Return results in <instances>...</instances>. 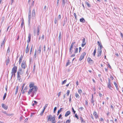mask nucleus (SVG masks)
Listing matches in <instances>:
<instances>
[{
	"mask_svg": "<svg viewBox=\"0 0 123 123\" xmlns=\"http://www.w3.org/2000/svg\"><path fill=\"white\" fill-rule=\"evenodd\" d=\"M29 87L30 88L28 94L30 95L31 92V96L33 97L34 95L36 94L38 90V88L36 86H34V84L33 83H31L29 85Z\"/></svg>",
	"mask_w": 123,
	"mask_h": 123,
	"instance_id": "nucleus-1",
	"label": "nucleus"
},
{
	"mask_svg": "<svg viewBox=\"0 0 123 123\" xmlns=\"http://www.w3.org/2000/svg\"><path fill=\"white\" fill-rule=\"evenodd\" d=\"M40 26L38 25L37 28V30H36L35 28L34 27V35L35 36H36V33H37V35L38 36L39 35V31Z\"/></svg>",
	"mask_w": 123,
	"mask_h": 123,
	"instance_id": "nucleus-2",
	"label": "nucleus"
},
{
	"mask_svg": "<svg viewBox=\"0 0 123 123\" xmlns=\"http://www.w3.org/2000/svg\"><path fill=\"white\" fill-rule=\"evenodd\" d=\"M55 117H53L51 115H50L48 116V121H55Z\"/></svg>",
	"mask_w": 123,
	"mask_h": 123,
	"instance_id": "nucleus-3",
	"label": "nucleus"
},
{
	"mask_svg": "<svg viewBox=\"0 0 123 123\" xmlns=\"http://www.w3.org/2000/svg\"><path fill=\"white\" fill-rule=\"evenodd\" d=\"M17 71V67L16 66H14L12 68L11 72L12 74V77L13 73H16Z\"/></svg>",
	"mask_w": 123,
	"mask_h": 123,
	"instance_id": "nucleus-4",
	"label": "nucleus"
},
{
	"mask_svg": "<svg viewBox=\"0 0 123 123\" xmlns=\"http://www.w3.org/2000/svg\"><path fill=\"white\" fill-rule=\"evenodd\" d=\"M6 41V40L5 39V37L3 41L1 43L0 46V48L1 49H4L5 47V44Z\"/></svg>",
	"mask_w": 123,
	"mask_h": 123,
	"instance_id": "nucleus-5",
	"label": "nucleus"
},
{
	"mask_svg": "<svg viewBox=\"0 0 123 123\" xmlns=\"http://www.w3.org/2000/svg\"><path fill=\"white\" fill-rule=\"evenodd\" d=\"M107 85L108 88L112 90V87L111 84V80L110 79H108V82L107 83Z\"/></svg>",
	"mask_w": 123,
	"mask_h": 123,
	"instance_id": "nucleus-6",
	"label": "nucleus"
},
{
	"mask_svg": "<svg viewBox=\"0 0 123 123\" xmlns=\"http://www.w3.org/2000/svg\"><path fill=\"white\" fill-rule=\"evenodd\" d=\"M86 53L85 52H84L82 53L80 57L79 60L80 61H81L83 58L84 56L86 55Z\"/></svg>",
	"mask_w": 123,
	"mask_h": 123,
	"instance_id": "nucleus-7",
	"label": "nucleus"
},
{
	"mask_svg": "<svg viewBox=\"0 0 123 123\" xmlns=\"http://www.w3.org/2000/svg\"><path fill=\"white\" fill-rule=\"evenodd\" d=\"M102 50L101 49L98 48V57H99L102 54Z\"/></svg>",
	"mask_w": 123,
	"mask_h": 123,
	"instance_id": "nucleus-8",
	"label": "nucleus"
},
{
	"mask_svg": "<svg viewBox=\"0 0 123 123\" xmlns=\"http://www.w3.org/2000/svg\"><path fill=\"white\" fill-rule=\"evenodd\" d=\"M75 43V42H72L71 44V45L70 46V49H69V51L70 52H71L72 53V49L73 47V46L74 45V44Z\"/></svg>",
	"mask_w": 123,
	"mask_h": 123,
	"instance_id": "nucleus-9",
	"label": "nucleus"
},
{
	"mask_svg": "<svg viewBox=\"0 0 123 123\" xmlns=\"http://www.w3.org/2000/svg\"><path fill=\"white\" fill-rule=\"evenodd\" d=\"M87 60L89 63L90 64H92L93 63V61L90 57H88Z\"/></svg>",
	"mask_w": 123,
	"mask_h": 123,
	"instance_id": "nucleus-10",
	"label": "nucleus"
},
{
	"mask_svg": "<svg viewBox=\"0 0 123 123\" xmlns=\"http://www.w3.org/2000/svg\"><path fill=\"white\" fill-rule=\"evenodd\" d=\"M31 6L29 7V15H28V19H31Z\"/></svg>",
	"mask_w": 123,
	"mask_h": 123,
	"instance_id": "nucleus-11",
	"label": "nucleus"
},
{
	"mask_svg": "<svg viewBox=\"0 0 123 123\" xmlns=\"http://www.w3.org/2000/svg\"><path fill=\"white\" fill-rule=\"evenodd\" d=\"M26 65L25 61H23L21 64V66L22 68H25Z\"/></svg>",
	"mask_w": 123,
	"mask_h": 123,
	"instance_id": "nucleus-12",
	"label": "nucleus"
},
{
	"mask_svg": "<svg viewBox=\"0 0 123 123\" xmlns=\"http://www.w3.org/2000/svg\"><path fill=\"white\" fill-rule=\"evenodd\" d=\"M32 18H34L35 16V12L34 9L32 12Z\"/></svg>",
	"mask_w": 123,
	"mask_h": 123,
	"instance_id": "nucleus-13",
	"label": "nucleus"
},
{
	"mask_svg": "<svg viewBox=\"0 0 123 123\" xmlns=\"http://www.w3.org/2000/svg\"><path fill=\"white\" fill-rule=\"evenodd\" d=\"M1 106L2 108L5 110L7 109L8 108V106L6 105H5L4 104H2Z\"/></svg>",
	"mask_w": 123,
	"mask_h": 123,
	"instance_id": "nucleus-14",
	"label": "nucleus"
},
{
	"mask_svg": "<svg viewBox=\"0 0 123 123\" xmlns=\"http://www.w3.org/2000/svg\"><path fill=\"white\" fill-rule=\"evenodd\" d=\"M94 98L93 95V94L92 95V99L91 100V102L93 104V106L94 105Z\"/></svg>",
	"mask_w": 123,
	"mask_h": 123,
	"instance_id": "nucleus-15",
	"label": "nucleus"
},
{
	"mask_svg": "<svg viewBox=\"0 0 123 123\" xmlns=\"http://www.w3.org/2000/svg\"><path fill=\"white\" fill-rule=\"evenodd\" d=\"M86 44L85 39V38H83L82 39V42L81 44V46L82 47H84Z\"/></svg>",
	"mask_w": 123,
	"mask_h": 123,
	"instance_id": "nucleus-16",
	"label": "nucleus"
},
{
	"mask_svg": "<svg viewBox=\"0 0 123 123\" xmlns=\"http://www.w3.org/2000/svg\"><path fill=\"white\" fill-rule=\"evenodd\" d=\"M18 73L19 74L21 75L23 73V72L22 71L21 68H19L18 71L17 72V74Z\"/></svg>",
	"mask_w": 123,
	"mask_h": 123,
	"instance_id": "nucleus-17",
	"label": "nucleus"
},
{
	"mask_svg": "<svg viewBox=\"0 0 123 123\" xmlns=\"http://www.w3.org/2000/svg\"><path fill=\"white\" fill-rule=\"evenodd\" d=\"M93 115L95 116L96 119H97L98 118V116L97 115V113L95 111H94L93 113Z\"/></svg>",
	"mask_w": 123,
	"mask_h": 123,
	"instance_id": "nucleus-18",
	"label": "nucleus"
},
{
	"mask_svg": "<svg viewBox=\"0 0 123 123\" xmlns=\"http://www.w3.org/2000/svg\"><path fill=\"white\" fill-rule=\"evenodd\" d=\"M97 43L98 46H99L100 48L99 49H101L103 48V47L101 43L99 41H98L97 42Z\"/></svg>",
	"mask_w": 123,
	"mask_h": 123,
	"instance_id": "nucleus-19",
	"label": "nucleus"
},
{
	"mask_svg": "<svg viewBox=\"0 0 123 123\" xmlns=\"http://www.w3.org/2000/svg\"><path fill=\"white\" fill-rule=\"evenodd\" d=\"M28 45L29 44H28L27 45L25 49V52L26 53H28L29 50V49L28 48Z\"/></svg>",
	"mask_w": 123,
	"mask_h": 123,
	"instance_id": "nucleus-20",
	"label": "nucleus"
},
{
	"mask_svg": "<svg viewBox=\"0 0 123 123\" xmlns=\"http://www.w3.org/2000/svg\"><path fill=\"white\" fill-rule=\"evenodd\" d=\"M71 112L70 111H67L65 115V116L66 117H67L68 116L69 114H70Z\"/></svg>",
	"mask_w": 123,
	"mask_h": 123,
	"instance_id": "nucleus-21",
	"label": "nucleus"
},
{
	"mask_svg": "<svg viewBox=\"0 0 123 123\" xmlns=\"http://www.w3.org/2000/svg\"><path fill=\"white\" fill-rule=\"evenodd\" d=\"M31 36L30 34H29L28 37V40L27 41V42H28V44L29 42L31 41Z\"/></svg>",
	"mask_w": 123,
	"mask_h": 123,
	"instance_id": "nucleus-22",
	"label": "nucleus"
},
{
	"mask_svg": "<svg viewBox=\"0 0 123 123\" xmlns=\"http://www.w3.org/2000/svg\"><path fill=\"white\" fill-rule=\"evenodd\" d=\"M80 21L82 23H84L85 22V20L83 18H82L80 19Z\"/></svg>",
	"mask_w": 123,
	"mask_h": 123,
	"instance_id": "nucleus-23",
	"label": "nucleus"
},
{
	"mask_svg": "<svg viewBox=\"0 0 123 123\" xmlns=\"http://www.w3.org/2000/svg\"><path fill=\"white\" fill-rule=\"evenodd\" d=\"M23 56H22V55H21V56L19 58V64H20V63L22 62V60L23 59Z\"/></svg>",
	"mask_w": 123,
	"mask_h": 123,
	"instance_id": "nucleus-24",
	"label": "nucleus"
},
{
	"mask_svg": "<svg viewBox=\"0 0 123 123\" xmlns=\"http://www.w3.org/2000/svg\"><path fill=\"white\" fill-rule=\"evenodd\" d=\"M18 86H16V88L15 90L16 91H15V95H16V94H17V93L18 92Z\"/></svg>",
	"mask_w": 123,
	"mask_h": 123,
	"instance_id": "nucleus-25",
	"label": "nucleus"
},
{
	"mask_svg": "<svg viewBox=\"0 0 123 123\" xmlns=\"http://www.w3.org/2000/svg\"><path fill=\"white\" fill-rule=\"evenodd\" d=\"M114 84L117 90H118L119 89V88L118 87V86L117 85L116 83V82H114Z\"/></svg>",
	"mask_w": 123,
	"mask_h": 123,
	"instance_id": "nucleus-26",
	"label": "nucleus"
},
{
	"mask_svg": "<svg viewBox=\"0 0 123 123\" xmlns=\"http://www.w3.org/2000/svg\"><path fill=\"white\" fill-rule=\"evenodd\" d=\"M61 32H60L59 34V36L58 37V41H60V40H61Z\"/></svg>",
	"mask_w": 123,
	"mask_h": 123,
	"instance_id": "nucleus-27",
	"label": "nucleus"
},
{
	"mask_svg": "<svg viewBox=\"0 0 123 123\" xmlns=\"http://www.w3.org/2000/svg\"><path fill=\"white\" fill-rule=\"evenodd\" d=\"M75 95L77 98L79 99L80 98V97L79 94L77 93H75Z\"/></svg>",
	"mask_w": 123,
	"mask_h": 123,
	"instance_id": "nucleus-28",
	"label": "nucleus"
},
{
	"mask_svg": "<svg viewBox=\"0 0 123 123\" xmlns=\"http://www.w3.org/2000/svg\"><path fill=\"white\" fill-rule=\"evenodd\" d=\"M80 119L81 123H85V121L84 120L83 118L81 117H80Z\"/></svg>",
	"mask_w": 123,
	"mask_h": 123,
	"instance_id": "nucleus-29",
	"label": "nucleus"
},
{
	"mask_svg": "<svg viewBox=\"0 0 123 123\" xmlns=\"http://www.w3.org/2000/svg\"><path fill=\"white\" fill-rule=\"evenodd\" d=\"M62 6L63 7H64L65 5L66 2L65 0H62Z\"/></svg>",
	"mask_w": 123,
	"mask_h": 123,
	"instance_id": "nucleus-30",
	"label": "nucleus"
},
{
	"mask_svg": "<svg viewBox=\"0 0 123 123\" xmlns=\"http://www.w3.org/2000/svg\"><path fill=\"white\" fill-rule=\"evenodd\" d=\"M37 51L36 49L35 51L34 54V57L35 58H36L37 57Z\"/></svg>",
	"mask_w": 123,
	"mask_h": 123,
	"instance_id": "nucleus-31",
	"label": "nucleus"
},
{
	"mask_svg": "<svg viewBox=\"0 0 123 123\" xmlns=\"http://www.w3.org/2000/svg\"><path fill=\"white\" fill-rule=\"evenodd\" d=\"M47 10V7L46 6H44L43 9V11L44 12H45Z\"/></svg>",
	"mask_w": 123,
	"mask_h": 123,
	"instance_id": "nucleus-32",
	"label": "nucleus"
},
{
	"mask_svg": "<svg viewBox=\"0 0 123 123\" xmlns=\"http://www.w3.org/2000/svg\"><path fill=\"white\" fill-rule=\"evenodd\" d=\"M10 51V48L9 47L8 48V49L7 50V54H9Z\"/></svg>",
	"mask_w": 123,
	"mask_h": 123,
	"instance_id": "nucleus-33",
	"label": "nucleus"
},
{
	"mask_svg": "<svg viewBox=\"0 0 123 123\" xmlns=\"http://www.w3.org/2000/svg\"><path fill=\"white\" fill-rule=\"evenodd\" d=\"M75 51L74 53H78V48H76L75 49Z\"/></svg>",
	"mask_w": 123,
	"mask_h": 123,
	"instance_id": "nucleus-34",
	"label": "nucleus"
},
{
	"mask_svg": "<svg viewBox=\"0 0 123 123\" xmlns=\"http://www.w3.org/2000/svg\"><path fill=\"white\" fill-rule=\"evenodd\" d=\"M96 49L95 48L94 50V52L93 53V55L94 56H95V54L96 53Z\"/></svg>",
	"mask_w": 123,
	"mask_h": 123,
	"instance_id": "nucleus-35",
	"label": "nucleus"
},
{
	"mask_svg": "<svg viewBox=\"0 0 123 123\" xmlns=\"http://www.w3.org/2000/svg\"><path fill=\"white\" fill-rule=\"evenodd\" d=\"M6 92L4 93V96L3 97V100H4L5 99V98L6 97Z\"/></svg>",
	"mask_w": 123,
	"mask_h": 123,
	"instance_id": "nucleus-36",
	"label": "nucleus"
},
{
	"mask_svg": "<svg viewBox=\"0 0 123 123\" xmlns=\"http://www.w3.org/2000/svg\"><path fill=\"white\" fill-rule=\"evenodd\" d=\"M62 108H61L57 112V115H58L60 113V112L61 111L62 109Z\"/></svg>",
	"mask_w": 123,
	"mask_h": 123,
	"instance_id": "nucleus-37",
	"label": "nucleus"
},
{
	"mask_svg": "<svg viewBox=\"0 0 123 123\" xmlns=\"http://www.w3.org/2000/svg\"><path fill=\"white\" fill-rule=\"evenodd\" d=\"M78 92L80 94H81L82 93V91L81 90L79 89L78 90Z\"/></svg>",
	"mask_w": 123,
	"mask_h": 123,
	"instance_id": "nucleus-38",
	"label": "nucleus"
},
{
	"mask_svg": "<svg viewBox=\"0 0 123 123\" xmlns=\"http://www.w3.org/2000/svg\"><path fill=\"white\" fill-rule=\"evenodd\" d=\"M85 3L87 5L88 7H90L91 6L89 4V3L87 2H86Z\"/></svg>",
	"mask_w": 123,
	"mask_h": 123,
	"instance_id": "nucleus-39",
	"label": "nucleus"
},
{
	"mask_svg": "<svg viewBox=\"0 0 123 123\" xmlns=\"http://www.w3.org/2000/svg\"><path fill=\"white\" fill-rule=\"evenodd\" d=\"M70 63V62H69V60H68V62L66 63V66L69 65Z\"/></svg>",
	"mask_w": 123,
	"mask_h": 123,
	"instance_id": "nucleus-40",
	"label": "nucleus"
},
{
	"mask_svg": "<svg viewBox=\"0 0 123 123\" xmlns=\"http://www.w3.org/2000/svg\"><path fill=\"white\" fill-rule=\"evenodd\" d=\"M4 18H5V17H2V18L1 19V23H3V22L4 21Z\"/></svg>",
	"mask_w": 123,
	"mask_h": 123,
	"instance_id": "nucleus-41",
	"label": "nucleus"
},
{
	"mask_svg": "<svg viewBox=\"0 0 123 123\" xmlns=\"http://www.w3.org/2000/svg\"><path fill=\"white\" fill-rule=\"evenodd\" d=\"M67 81V80H65L63 81L62 82V84L63 85Z\"/></svg>",
	"mask_w": 123,
	"mask_h": 123,
	"instance_id": "nucleus-42",
	"label": "nucleus"
},
{
	"mask_svg": "<svg viewBox=\"0 0 123 123\" xmlns=\"http://www.w3.org/2000/svg\"><path fill=\"white\" fill-rule=\"evenodd\" d=\"M47 105H48L47 104H46L45 105V106L44 107V108H43V110H44V111H45V109L47 107Z\"/></svg>",
	"mask_w": 123,
	"mask_h": 123,
	"instance_id": "nucleus-43",
	"label": "nucleus"
},
{
	"mask_svg": "<svg viewBox=\"0 0 123 123\" xmlns=\"http://www.w3.org/2000/svg\"><path fill=\"white\" fill-rule=\"evenodd\" d=\"M71 122V120H67L66 122V123H70Z\"/></svg>",
	"mask_w": 123,
	"mask_h": 123,
	"instance_id": "nucleus-44",
	"label": "nucleus"
},
{
	"mask_svg": "<svg viewBox=\"0 0 123 123\" xmlns=\"http://www.w3.org/2000/svg\"><path fill=\"white\" fill-rule=\"evenodd\" d=\"M57 109V108L56 107H55L54 109V113H55L56 112V110Z\"/></svg>",
	"mask_w": 123,
	"mask_h": 123,
	"instance_id": "nucleus-45",
	"label": "nucleus"
},
{
	"mask_svg": "<svg viewBox=\"0 0 123 123\" xmlns=\"http://www.w3.org/2000/svg\"><path fill=\"white\" fill-rule=\"evenodd\" d=\"M72 112H73L74 113V114H75V113L76 111L74 110L73 108V107L72 108Z\"/></svg>",
	"mask_w": 123,
	"mask_h": 123,
	"instance_id": "nucleus-46",
	"label": "nucleus"
},
{
	"mask_svg": "<svg viewBox=\"0 0 123 123\" xmlns=\"http://www.w3.org/2000/svg\"><path fill=\"white\" fill-rule=\"evenodd\" d=\"M32 46L31 48L30 49V54H31L32 52Z\"/></svg>",
	"mask_w": 123,
	"mask_h": 123,
	"instance_id": "nucleus-47",
	"label": "nucleus"
},
{
	"mask_svg": "<svg viewBox=\"0 0 123 123\" xmlns=\"http://www.w3.org/2000/svg\"><path fill=\"white\" fill-rule=\"evenodd\" d=\"M37 55H39L41 52V50H38L37 51Z\"/></svg>",
	"mask_w": 123,
	"mask_h": 123,
	"instance_id": "nucleus-48",
	"label": "nucleus"
},
{
	"mask_svg": "<svg viewBox=\"0 0 123 123\" xmlns=\"http://www.w3.org/2000/svg\"><path fill=\"white\" fill-rule=\"evenodd\" d=\"M24 25V20H23V21H22V23L21 24V26L22 27H23V25Z\"/></svg>",
	"mask_w": 123,
	"mask_h": 123,
	"instance_id": "nucleus-49",
	"label": "nucleus"
},
{
	"mask_svg": "<svg viewBox=\"0 0 123 123\" xmlns=\"http://www.w3.org/2000/svg\"><path fill=\"white\" fill-rule=\"evenodd\" d=\"M9 62V60H7L6 61V65H7L8 64Z\"/></svg>",
	"mask_w": 123,
	"mask_h": 123,
	"instance_id": "nucleus-50",
	"label": "nucleus"
},
{
	"mask_svg": "<svg viewBox=\"0 0 123 123\" xmlns=\"http://www.w3.org/2000/svg\"><path fill=\"white\" fill-rule=\"evenodd\" d=\"M61 19V16L60 14L59 15L58 17V20H60Z\"/></svg>",
	"mask_w": 123,
	"mask_h": 123,
	"instance_id": "nucleus-51",
	"label": "nucleus"
},
{
	"mask_svg": "<svg viewBox=\"0 0 123 123\" xmlns=\"http://www.w3.org/2000/svg\"><path fill=\"white\" fill-rule=\"evenodd\" d=\"M70 91L69 90L67 91V95L68 96L69 95V93H70Z\"/></svg>",
	"mask_w": 123,
	"mask_h": 123,
	"instance_id": "nucleus-52",
	"label": "nucleus"
},
{
	"mask_svg": "<svg viewBox=\"0 0 123 123\" xmlns=\"http://www.w3.org/2000/svg\"><path fill=\"white\" fill-rule=\"evenodd\" d=\"M17 79L19 81H20L21 80V77H17Z\"/></svg>",
	"mask_w": 123,
	"mask_h": 123,
	"instance_id": "nucleus-53",
	"label": "nucleus"
},
{
	"mask_svg": "<svg viewBox=\"0 0 123 123\" xmlns=\"http://www.w3.org/2000/svg\"><path fill=\"white\" fill-rule=\"evenodd\" d=\"M45 49H46L45 46V45H44V47H43V51L44 52H45L46 51Z\"/></svg>",
	"mask_w": 123,
	"mask_h": 123,
	"instance_id": "nucleus-54",
	"label": "nucleus"
},
{
	"mask_svg": "<svg viewBox=\"0 0 123 123\" xmlns=\"http://www.w3.org/2000/svg\"><path fill=\"white\" fill-rule=\"evenodd\" d=\"M44 111L43 110L41 112V113L40 114V115L41 116H42L43 115V113L44 112Z\"/></svg>",
	"mask_w": 123,
	"mask_h": 123,
	"instance_id": "nucleus-55",
	"label": "nucleus"
},
{
	"mask_svg": "<svg viewBox=\"0 0 123 123\" xmlns=\"http://www.w3.org/2000/svg\"><path fill=\"white\" fill-rule=\"evenodd\" d=\"M41 49H42V46L41 45H40V46L39 47V49L38 50H41Z\"/></svg>",
	"mask_w": 123,
	"mask_h": 123,
	"instance_id": "nucleus-56",
	"label": "nucleus"
},
{
	"mask_svg": "<svg viewBox=\"0 0 123 123\" xmlns=\"http://www.w3.org/2000/svg\"><path fill=\"white\" fill-rule=\"evenodd\" d=\"M57 20L55 18V19L54 21V23L55 24H56L57 23Z\"/></svg>",
	"mask_w": 123,
	"mask_h": 123,
	"instance_id": "nucleus-57",
	"label": "nucleus"
},
{
	"mask_svg": "<svg viewBox=\"0 0 123 123\" xmlns=\"http://www.w3.org/2000/svg\"><path fill=\"white\" fill-rule=\"evenodd\" d=\"M14 0H11V4L12 5V4L14 2Z\"/></svg>",
	"mask_w": 123,
	"mask_h": 123,
	"instance_id": "nucleus-58",
	"label": "nucleus"
},
{
	"mask_svg": "<svg viewBox=\"0 0 123 123\" xmlns=\"http://www.w3.org/2000/svg\"><path fill=\"white\" fill-rule=\"evenodd\" d=\"M75 116L76 118H77V119H78L79 118L78 117V116L77 114H75Z\"/></svg>",
	"mask_w": 123,
	"mask_h": 123,
	"instance_id": "nucleus-59",
	"label": "nucleus"
},
{
	"mask_svg": "<svg viewBox=\"0 0 123 123\" xmlns=\"http://www.w3.org/2000/svg\"><path fill=\"white\" fill-rule=\"evenodd\" d=\"M42 38V40L44 39V35H43L41 37Z\"/></svg>",
	"mask_w": 123,
	"mask_h": 123,
	"instance_id": "nucleus-60",
	"label": "nucleus"
},
{
	"mask_svg": "<svg viewBox=\"0 0 123 123\" xmlns=\"http://www.w3.org/2000/svg\"><path fill=\"white\" fill-rule=\"evenodd\" d=\"M31 19H28V22L29 25L30 24V21Z\"/></svg>",
	"mask_w": 123,
	"mask_h": 123,
	"instance_id": "nucleus-61",
	"label": "nucleus"
},
{
	"mask_svg": "<svg viewBox=\"0 0 123 123\" xmlns=\"http://www.w3.org/2000/svg\"><path fill=\"white\" fill-rule=\"evenodd\" d=\"M25 84H23V86L22 87V89H21V91L22 90H23V88H24V86H25Z\"/></svg>",
	"mask_w": 123,
	"mask_h": 123,
	"instance_id": "nucleus-62",
	"label": "nucleus"
},
{
	"mask_svg": "<svg viewBox=\"0 0 123 123\" xmlns=\"http://www.w3.org/2000/svg\"><path fill=\"white\" fill-rule=\"evenodd\" d=\"M28 121V118H26L24 120L25 122H27Z\"/></svg>",
	"mask_w": 123,
	"mask_h": 123,
	"instance_id": "nucleus-63",
	"label": "nucleus"
},
{
	"mask_svg": "<svg viewBox=\"0 0 123 123\" xmlns=\"http://www.w3.org/2000/svg\"><path fill=\"white\" fill-rule=\"evenodd\" d=\"M74 16L75 17V18L76 19V18H77V16H76V13H74Z\"/></svg>",
	"mask_w": 123,
	"mask_h": 123,
	"instance_id": "nucleus-64",
	"label": "nucleus"
}]
</instances>
